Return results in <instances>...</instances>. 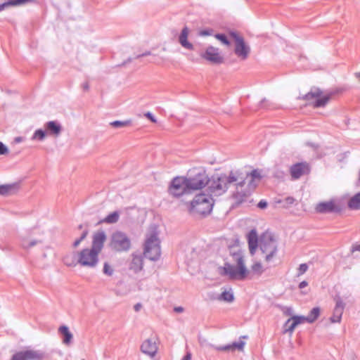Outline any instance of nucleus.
<instances>
[{
  "mask_svg": "<svg viewBox=\"0 0 360 360\" xmlns=\"http://www.w3.org/2000/svg\"><path fill=\"white\" fill-rule=\"evenodd\" d=\"M245 179L240 170H232L229 174H216L209 177L207 190L211 195L219 196L226 193L231 186H234L233 198L237 202L242 203L248 196V191L242 189L245 185Z\"/></svg>",
  "mask_w": 360,
  "mask_h": 360,
  "instance_id": "1",
  "label": "nucleus"
},
{
  "mask_svg": "<svg viewBox=\"0 0 360 360\" xmlns=\"http://www.w3.org/2000/svg\"><path fill=\"white\" fill-rule=\"evenodd\" d=\"M106 235L104 231H98L93 236L91 248H84L77 255V263L82 266L94 268L98 263V255L102 250Z\"/></svg>",
  "mask_w": 360,
  "mask_h": 360,
  "instance_id": "2",
  "label": "nucleus"
},
{
  "mask_svg": "<svg viewBox=\"0 0 360 360\" xmlns=\"http://www.w3.org/2000/svg\"><path fill=\"white\" fill-rule=\"evenodd\" d=\"M233 262L237 264V266L226 262L223 267H220V274L227 276L232 280H243L247 274L248 269L245 265L244 256L243 252L240 250L231 252Z\"/></svg>",
  "mask_w": 360,
  "mask_h": 360,
  "instance_id": "3",
  "label": "nucleus"
},
{
  "mask_svg": "<svg viewBox=\"0 0 360 360\" xmlns=\"http://www.w3.org/2000/svg\"><path fill=\"white\" fill-rule=\"evenodd\" d=\"M155 226H151L146 234L143 254L145 257L152 261H157L161 255L160 241Z\"/></svg>",
  "mask_w": 360,
  "mask_h": 360,
  "instance_id": "4",
  "label": "nucleus"
},
{
  "mask_svg": "<svg viewBox=\"0 0 360 360\" xmlns=\"http://www.w3.org/2000/svg\"><path fill=\"white\" fill-rule=\"evenodd\" d=\"M213 205L214 200L210 194L200 193L191 202L188 211L193 215H206L211 212Z\"/></svg>",
  "mask_w": 360,
  "mask_h": 360,
  "instance_id": "5",
  "label": "nucleus"
},
{
  "mask_svg": "<svg viewBox=\"0 0 360 360\" xmlns=\"http://www.w3.org/2000/svg\"><path fill=\"white\" fill-rule=\"evenodd\" d=\"M184 177L191 193L207 186V183H209V176L206 171L201 167L190 169Z\"/></svg>",
  "mask_w": 360,
  "mask_h": 360,
  "instance_id": "6",
  "label": "nucleus"
},
{
  "mask_svg": "<svg viewBox=\"0 0 360 360\" xmlns=\"http://www.w3.org/2000/svg\"><path fill=\"white\" fill-rule=\"evenodd\" d=\"M259 247L265 255V260L269 262L277 252V241L270 232H265L259 238Z\"/></svg>",
  "mask_w": 360,
  "mask_h": 360,
  "instance_id": "7",
  "label": "nucleus"
},
{
  "mask_svg": "<svg viewBox=\"0 0 360 360\" xmlns=\"http://www.w3.org/2000/svg\"><path fill=\"white\" fill-rule=\"evenodd\" d=\"M167 191L173 198H179L184 195L191 193L184 176H176L172 179L168 186Z\"/></svg>",
  "mask_w": 360,
  "mask_h": 360,
  "instance_id": "8",
  "label": "nucleus"
},
{
  "mask_svg": "<svg viewBox=\"0 0 360 360\" xmlns=\"http://www.w3.org/2000/svg\"><path fill=\"white\" fill-rule=\"evenodd\" d=\"M110 247L117 252L127 251L131 247V240L126 233L117 231L111 236Z\"/></svg>",
  "mask_w": 360,
  "mask_h": 360,
  "instance_id": "9",
  "label": "nucleus"
},
{
  "mask_svg": "<svg viewBox=\"0 0 360 360\" xmlns=\"http://www.w3.org/2000/svg\"><path fill=\"white\" fill-rule=\"evenodd\" d=\"M230 36L235 42L234 53L240 59L245 60L250 53V47L247 44L243 37L238 35L236 32H231Z\"/></svg>",
  "mask_w": 360,
  "mask_h": 360,
  "instance_id": "10",
  "label": "nucleus"
},
{
  "mask_svg": "<svg viewBox=\"0 0 360 360\" xmlns=\"http://www.w3.org/2000/svg\"><path fill=\"white\" fill-rule=\"evenodd\" d=\"M330 98V95L322 96V92L319 89H311V91L306 94L302 99L311 102L314 107L321 108L324 107Z\"/></svg>",
  "mask_w": 360,
  "mask_h": 360,
  "instance_id": "11",
  "label": "nucleus"
},
{
  "mask_svg": "<svg viewBox=\"0 0 360 360\" xmlns=\"http://www.w3.org/2000/svg\"><path fill=\"white\" fill-rule=\"evenodd\" d=\"M243 174L245 176V185L243 187V191H248V195L251 191H253L257 184L262 179L261 171L259 169H253L250 173H246Z\"/></svg>",
  "mask_w": 360,
  "mask_h": 360,
  "instance_id": "12",
  "label": "nucleus"
},
{
  "mask_svg": "<svg viewBox=\"0 0 360 360\" xmlns=\"http://www.w3.org/2000/svg\"><path fill=\"white\" fill-rule=\"evenodd\" d=\"M200 56L212 64H221L224 61L219 49L212 46H207L205 51L200 53Z\"/></svg>",
  "mask_w": 360,
  "mask_h": 360,
  "instance_id": "13",
  "label": "nucleus"
},
{
  "mask_svg": "<svg viewBox=\"0 0 360 360\" xmlns=\"http://www.w3.org/2000/svg\"><path fill=\"white\" fill-rule=\"evenodd\" d=\"M309 166L307 162H298L292 165L290 168V172L292 179H298L302 176L309 174Z\"/></svg>",
  "mask_w": 360,
  "mask_h": 360,
  "instance_id": "14",
  "label": "nucleus"
},
{
  "mask_svg": "<svg viewBox=\"0 0 360 360\" xmlns=\"http://www.w3.org/2000/svg\"><path fill=\"white\" fill-rule=\"evenodd\" d=\"M335 306L334 307L333 315L330 318L332 323H340L345 309V304L340 297L337 296L335 298Z\"/></svg>",
  "mask_w": 360,
  "mask_h": 360,
  "instance_id": "15",
  "label": "nucleus"
},
{
  "mask_svg": "<svg viewBox=\"0 0 360 360\" xmlns=\"http://www.w3.org/2000/svg\"><path fill=\"white\" fill-rule=\"evenodd\" d=\"M316 210L319 213H337L341 211V208L333 200H330L319 203L316 207Z\"/></svg>",
  "mask_w": 360,
  "mask_h": 360,
  "instance_id": "16",
  "label": "nucleus"
},
{
  "mask_svg": "<svg viewBox=\"0 0 360 360\" xmlns=\"http://www.w3.org/2000/svg\"><path fill=\"white\" fill-rule=\"evenodd\" d=\"M48 136L58 137L62 131V126L58 121H49L44 124Z\"/></svg>",
  "mask_w": 360,
  "mask_h": 360,
  "instance_id": "17",
  "label": "nucleus"
},
{
  "mask_svg": "<svg viewBox=\"0 0 360 360\" xmlns=\"http://www.w3.org/2000/svg\"><path fill=\"white\" fill-rule=\"evenodd\" d=\"M245 345V342L240 339L239 341L234 342L231 344H228L224 346L212 345V347L217 351L234 352L235 350H238L240 352H243L244 350Z\"/></svg>",
  "mask_w": 360,
  "mask_h": 360,
  "instance_id": "18",
  "label": "nucleus"
},
{
  "mask_svg": "<svg viewBox=\"0 0 360 360\" xmlns=\"http://www.w3.org/2000/svg\"><path fill=\"white\" fill-rule=\"evenodd\" d=\"M141 350L143 353L153 357L158 351L155 341L152 339L146 340L141 346Z\"/></svg>",
  "mask_w": 360,
  "mask_h": 360,
  "instance_id": "19",
  "label": "nucleus"
},
{
  "mask_svg": "<svg viewBox=\"0 0 360 360\" xmlns=\"http://www.w3.org/2000/svg\"><path fill=\"white\" fill-rule=\"evenodd\" d=\"M248 247L250 253L255 255L257 247L259 246V240H258L257 233L255 229H252L247 235Z\"/></svg>",
  "mask_w": 360,
  "mask_h": 360,
  "instance_id": "20",
  "label": "nucleus"
},
{
  "mask_svg": "<svg viewBox=\"0 0 360 360\" xmlns=\"http://www.w3.org/2000/svg\"><path fill=\"white\" fill-rule=\"evenodd\" d=\"M143 257L141 255L133 254L131 260L129 265V269L136 274L143 269Z\"/></svg>",
  "mask_w": 360,
  "mask_h": 360,
  "instance_id": "21",
  "label": "nucleus"
},
{
  "mask_svg": "<svg viewBox=\"0 0 360 360\" xmlns=\"http://www.w3.org/2000/svg\"><path fill=\"white\" fill-rule=\"evenodd\" d=\"M188 34L189 29L188 27L185 26L179 36V42L184 48L188 50H193V45L188 41Z\"/></svg>",
  "mask_w": 360,
  "mask_h": 360,
  "instance_id": "22",
  "label": "nucleus"
},
{
  "mask_svg": "<svg viewBox=\"0 0 360 360\" xmlns=\"http://www.w3.org/2000/svg\"><path fill=\"white\" fill-rule=\"evenodd\" d=\"M19 190V184L0 185V195H9L15 193Z\"/></svg>",
  "mask_w": 360,
  "mask_h": 360,
  "instance_id": "23",
  "label": "nucleus"
},
{
  "mask_svg": "<svg viewBox=\"0 0 360 360\" xmlns=\"http://www.w3.org/2000/svg\"><path fill=\"white\" fill-rule=\"evenodd\" d=\"M59 333L63 335V343L69 345L73 338L72 334L69 330V328L66 326H61L58 328Z\"/></svg>",
  "mask_w": 360,
  "mask_h": 360,
  "instance_id": "24",
  "label": "nucleus"
},
{
  "mask_svg": "<svg viewBox=\"0 0 360 360\" xmlns=\"http://www.w3.org/2000/svg\"><path fill=\"white\" fill-rule=\"evenodd\" d=\"M28 360H44L46 354L43 350L27 349Z\"/></svg>",
  "mask_w": 360,
  "mask_h": 360,
  "instance_id": "25",
  "label": "nucleus"
},
{
  "mask_svg": "<svg viewBox=\"0 0 360 360\" xmlns=\"http://www.w3.org/2000/svg\"><path fill=\"white\" fill-rule=\"evenodd\" d=\"M216 299L219 301L232 302L234 300L233 292L231 289L225 290Z\"/></svg>",
  "mask_w": 360,
  "mask_h": 360,
  "instance_id": "26",
  "label": "nucleus"
},
{
  "mask_svg": "<svg viewBox=\"0 0 360 360\" xmlns=\"http://www.w3.org/2000/svg\"><path fill=\"white\" fill-rule=\"evenodd\" d=\"M348 207L352 210L360 209V192L356 194L349 200Z\"/></svg>",
  "mask_w": 360,
  "mask_h": 360,
  "instance_id": "27",
  "label": "nucleus"
},
{
  "mask_svg": "<svg viewBox=\"0 0 360 360\" xmlns=\"http://www.w3.org/2000/svg\"><path fill=\"white\" fill-rule=\"evenodd\" d=\"M120 218V214L117 211H115L108 216H106L103 219H102L100 222H103L106 224H114L116 223Z\"/></svg>",
  "mask_w": 360,
  "mask_h": 360,
  "instance_id": "28",
  "label": "nucleus"
},
{
  "mask_svg": "<svg viewBox=\"0 0 360 360\" xmlns=\"http://www.w3.org/2000/svg\"><path fill=\"white\" fill-rule=\"evenodd\" d=\"M320 314V309L319 307H314L313 308L309 314L307 316L308 319V323H313L314 322L317 318L319 316Z\"/></svg>",
  "mask_w": 360,
  "mask_h": 360,
  "instance_id": "29",
  "label": "nucleus"
},
{
  "mask_svg": "<svg viewBox=\"0 0 360 360\" xmlns=\"http://www.w3.org/2000/svg\"><path fill=\"white\" fill-rule=\"evenodd\" d=\"M291 321H293L295 322V324L298 326L299 324L303 323L304 322L308 323V319L307 316H293L290 319H288V321L285 323V326H288Z\"/></svg>",
  "mask_w": 360,
  "mask_h": 360,
  "instance_id": "30",
  "label": "nucleus"
},
{
  "mask_svg": "<svg viewBox=\"0 0 360 360\" xmlns=\"http://www.w3.org/2000/svg\"><path fill=\"white\" fill-rule=\"evenodd\" d=\"M46 135H47V134L45 130L41 129H38L34 132L31 139L42 141L44 140Z\"/></svg>",
  "mask_w": 360,
  "mask_h": 360,
  "instance_id": "31",
  "label": "nucleus"
},
{
  "mask_svg": "<svg viewBox=\"0 0 360 360\" xmlns=\"http://www.w3.org/2000/svg\"><path fill=\"white\" fill-rule=\"evenodd\" d=\"M41 241L39 240H29L28 238H23L22 239L21 245L23 248L28 249L38 243H40Z\"/></svg>",
  "mask_w": 360,
  "mask_h": 360,
  "instance_id": "32",
  "label": "nucleus"
},
{
  "mask_svg": "<svg viewBox=\"0 0 360 360\" xmlns=\"http://www.w3.org/2000/svg\"><path fill=\"white\" fill-rule=\"evenodd\" d=\"M102 272L104 275L107 276H112L115 273V269L113 266L110 264L108 262H105L103 263Z\"/></svg>",
  "mask_w": 360,
  "mask_h": 360,
  "instance_id": "33",
  "label": "nucleus"
},
{
  "mask_svg": "<svg viewBox=\"0 0 360 360\" xmlns=\"http://www.w3.org/2000/svg\"><path fill=\"white\" fill-rule=\"evenodd\" d=\"M131 124V121L130 120H127L124 121L116 120L111 122L110 125L114 128H123L125 127L130 126Z\"/></svg>",
  "mask_w": 360,
  "mask_h": 360,
  "instance_id": "34",
  "label": "nucleus"
},
{
  "mask_svg": "<svg viewBox=\"0 0 360 360\" xmlns=\"http://www.w3.org/2000/svg\"><path fill=\"white\" fill-rule=\"evenodd\" d=\"M11 360H28L27 350L20 351L15 353Z\"/></svg>",
  "mask_w": 360,
  "mask_h": 360,
  "instance_id": "35",
  "label": "nucleus"
},
{
  "mask_svg": "<svg viewBox=\"0 0 360 360\" xmlns=\"http://www.w3.org/2000/svg\"><path fill=\"white\" fill-rule=\"evenodd\" d=\"M252 271L257 275H261L263 271V266L259 262H256L252 266Z\"/></svg>",
  "mask_w": 360,
  "mask_h": 360,
  "instance_id": "36",
  "label": "nucleus"
},
{
  "mask_svg": "<svg viewBox=\"0 0 360 360\" xmlns=\"http://www.w3.org/2000/svg\"><path fill=\"white\" fill-rule=\"evenodd\" d=\"M215 38L219 40L221 43L225 45L229 46L230 44V41L228 39L227 37L224 34H216L214 35Z\"/></svg>",
  "mask_w": 360,
  "mask_h": 360,
  "instance_id": "37",
  "label": "nucleus"
},
{
  "mask_svg": "<svg viewBox=\"0 0 360 360\" xmlns=\"http://www.w3.org/2000/svg\"><path fill=\"white\" fill-rule=\"evenodd\" d=\"M88 233L89 231L87 229L84 230L81 236L73 243V247H77L80 244V243L86 238V237L88 235Z\"/></svg>",
  "mask_w": 360,
  "mask_h": 360,
  "instance_id": "38",
  "label": "nucleus"
},
{
  "mask_svg": "<svg viewBox=\"0 0 360 360\" xmlns=\"http://www.w3.org/2000/svg\"><path fill=\"white\" fill-rule=\"evenodd\" d=\"M295 200L294 198L289 196V197L285 198L281 202L283 203V206L284 207H288L289 206H290L291 205H292L294 203Z\"/></svg>",
  "mask_w": 360,
  "mask_h": 360,
  "instance_id": "39",
  "label": "nucleus"
},
{
  "mask_svg": "<svg viewBox=\"0 0 360 360\" xmlns=\"http://www.w3.org/2000/svg\"><path fill=\"white\" fill-rule=\"evenodd\" d=\"M308 269V266L307 264H301L298 268L297 276H301L304 274Z\"/></svg>",
  "mask_w": 360,
  "mask_h": 360,
  "instance_id": "40",
  "label": "nucleus"
},
{
  "mask_svg": "<svg viewBox=\"0 0 360 360\" xmlns=\"http://www.w3.org/2000/svg\"><path fill=\"white\" fill-rule=\"evenodd\" d=\"M287 326L288 328L285 329V332L292 333L294 331L295 328H296L297 325L295 324V322L293 321H291V322Z\"/></svg>",
  "mask_w": 360,
  "mask_h": 360,
  "instance_id": "41",
  "label": "nucleus"
},
{
  "mask_svg": "<svg viewBox=\"0 0 360 360\" xmlns=\"http://www.w3.org/2000/svg\"><path fill=\"white\" fill-rule=\"evenodd\" d=\"M259 106L260 108H266L269 106V102L266 98H264L260 101Z\"/></svg>",
  "mask_w": 360,
  "mask_h": 360,
  "instance_id": "42",
  "label": "nucleus"
},
{
  "mask_svg": "<svg viewBox=\"0 0 360 360\" xmlns=\"http://www.w3.org/2000/svg\"><path fill=\"white\" fill-rule=\"evenodd\" d=\"M8 153V148L0 141V155H5Z\"/></svg>",
  "mask_w": 360,
  "mask_h": 360,
  "instance_id": "43",
  "label": "nucleus"
},
{
  "mask_svg": "<svg viewBox=\"0 0 360 360\" xmlns=\"http://www.w3.org/2000/svg\"><path fill=\"white\" fill-rule=\"evenodd\" d=\"M212 30L208 29V30H201L199 33L200 36H210L212 34Z\"/></svg>",
  "mask_w": 360,
  "mask_h": 360,
  "instance_id": "44",
  "label": "nucleus"
},
{
  "mask_svg": "<svg viewBox=\"0 0 360 360\" xmlns=\"http://www.w3.org/2000/svg\"><path fill=\"white\" fill-rule=\"evenodd\" d=\"M145 116L148 118L152 122H154L155 123L157 122V120L155 119V117H154V115L150 112H148L145 114Z\"/></svg>",
  "mask_w": 360,
  "mask_h": 360,
  "instance_id": "45",
  "label": "nucleus"
},
{
  "mask_svg": "<svg viewBox=\"0 0 360 360\" xmlns=\"http://www.w3.org/2000/svg\"><path fill=\"white\" fill-rule=\"evenodd\" d=\"M257 207L260 209H264L267 207V202L266 200H262L257 204Z\"/></svg>",
  "mask_w": 360,
  "mask_h": 360,
  "instance_id": "46",
  "label": "nucleus"
},
{
  "mask_svg": "<svg viewBox=\"0 0 360 360\" xmlns=\"http://www.w3.org/2000/svg\"><path fill=\"white\" fill-rule=\"evenodd\" d=\"M199 342L201 346H210V347L213 348L212 347V345L211 344H208L206 341V340L205 339H201L200 338H199Z\"/></svg>",
  "mask_w": 360,
  "mask_h": 360,
  "instance_id": "47",
  "label": "nucleus"
},
{
  "mask_svg": "<svg viewBox=\"0 0 360 360\" xmlns=\"http://www.w3.org/2000/svg\"><path fill=\"white\" fill-rule=\"evenodd\" d=\"M307 285H308V283H307V281H302L301 283H300V284H299V288H300V289H302V288H304L307 287Z\"/></svg>",
  "mask_w": 360,
  "mask_h": 360,
  "instance_id": "48",
  "label": "nucleus"
},
{
  "mask_svg": "<svg viewBox=\"0 0 360 360\" xmlns=\"http://www.w3.org/2000/svg\"><path fill=\"white\" fill-rule=\"evenodd\" d=\"M148 55H150V51H146V52L143 53L142 54L137 55L135 58H139L141 57L146 56H148Z\"/></svg>",
  "mask_w": 360,
  "mask_h": 360,
  "instance_id": "49",
  "label": "nucleus"
},
{
  "mask_svg": "<svg viewBox=\"0 0 360 360\" xmlns=\"http://www.w3.org/2000/svg\"><path fill=\"white\" fill-rule=\"evenodd\" d=\"M142 307V305L141 303H137L134 306V309L136 311H140V309H141Z\"/></svg>",
  "mask_w": 360,
  "mask_h": 360,
  "instance_id": "50",
  "label": "nucleus"
},
{
  "mask_svg": "<svg viewBox=\"0 0 360 360\" xmlns=\"http://www.w3.org/2000/svg\"><path fill=\"white\" fill-rule=\"evenodd\" d=\"M191 354L190 352H188L182 359V360H191Z\"/></svg>",
  "mask_w": 360,
  "mask_h": 360,
  "instance_id": "51",
  "label": "nucleus"
},
{
  "mask_svg": "<svg viewBox=\"0 0 360 360\" xmlns=\"http://www.w3.org/2000/svg\"><path fill=\"white\" fill-rule=\"evenodd\" d=\"M14 141L15 143H19L23 141V138L22 136H18L15 138Z\"/></svg>",
  "mask_w": 360,
  "mask_h": 360,
  "instance_id": "52",
  "label": "nucleus"
},
{
  "mask_svg": "<svg viewBox=\"0 0 360 360\" xmlns=\"http://www.w3.org/2000/svg\"><path fill=\"white\" fill-rule=\"evenodd\" d=\"M352 252H354V251H359L360 252V244L359 245H357L356 246H354L352 249Z\"/></svg>",
  "mask_w": 360,
  "mask_h": 360,
  "instance_id": "53",
  "label": "nucleus"
},
{
  "mask_svg": "<svg viewBox=\"0 0 360 360\" xmlns=\"http://www.w3.org/2000/svg\"><path fill=\"white\" fill-rule=\"evenodd\" d=\"M64 263L68 266H72V264L68 262V257H66L64 258Z\"/></svg>",
  "mask_w": 360,
  "mask_h": 360,
  "instance_id": "54",
  "label": "nucleus"
},
{
  "mask_svg": "<svg viewBox=\"0 0 360 360\" xmlns=\"http://www.w3.org/2000/svg\"><path fill=\"white\" fill-rule=\"evenodd\" d=\"M174 311L176 312H182L184 311V309L181 307H176L174 308Z\"/></svg>",
  "mask_w": 360,
  "mask_h": 360,
  "instance_id": "55",
  "label": "nucleus"
},
{
  "mask_svg": "<svg viewBox=\"0 0 360 360\" xmlns=\"http://www.w3.org/2000/svg\"><path fill=\"white\" fill-rule=\"evenodd\" d=\"M89 86L88 83H84V84H83V89H84V90H88V89H89Z\"/></svg>",
  "mask_w": 360,
  "mask_h": 360,
  "instance_id": "56",
  "label": "nucleus"
},
{
  "mask_svg": "<svg viewBox=\"0 0 360 360\" xmlns=\"http://www.w3.org/2000/svg\"><path fill=\"white\" fill-rule=\"evenodd\" d=\"M354 75H355V77H356L357 79H360V72H355V73H354Z\"/></svg>",
  "mask_w": 360,
  "mask_h": 360,
  "instance_id": "57",
  "label": "nucleus"
},
{
  "mask_svg": "<svg viewBox=\"0 0 360 360\" xmlns=\"http://www.w3.org/2000/svg\"><path fill=\"white\" fill-rule=\"evenodd\" d=\"M78 229H83V225L82 224H80L78 226Z\"/></svg>",
  "mask_w": 360,
  "mask_h": 360,
  "instance_id": "58",
  "label": "nucleus"
},
{
  "mask_svg": "<svg viewBox=\"0 0 360 360\" xmlns=\"http://www.w3.org/2000/svg\"><path fill=\"white\" fill-rule=\"evenodd\" d=\"M248 338L247 336L244 335V336L240 337V339L241 338Z\"/></svg>",
  "mask_w": 360,
  "mask_h": 360,
  "instance_id": "59",
  "label": "nucleus"
},
{
  "mask_svg": "<svg viewBox=\"0 0 360 360\" xmlns=\"http://www.w3.org/2000/svg\"><path fill=\"white\" fill-rule=\"evenodd\" d=\"M82 360H85V359H82Z\"/></svg>",
  "mask_w": 360,
  "mask_h": 360,
  "instance_id": "60",
  "label": "nucleus"
}]
</instances>
